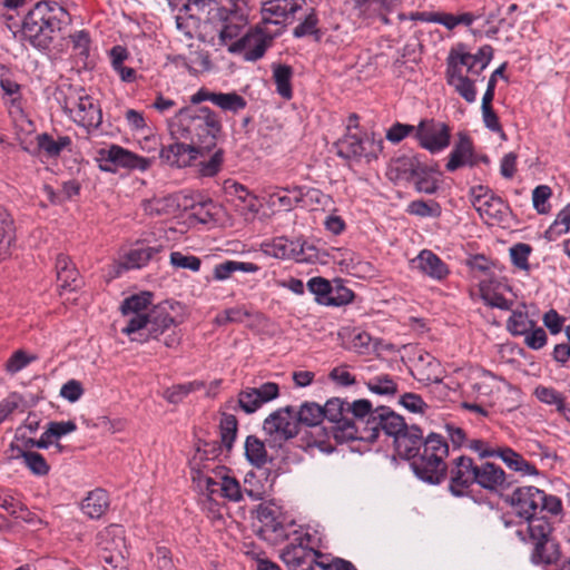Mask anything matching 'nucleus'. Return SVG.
Listing matches in <instances>:
<instances>
[{"instance_id": "obj_45", "label": "nucleus", "mask_w": 570, "mask_h": 570, "mask_svg": "<svg viewBox=\"0 0 570 570\" xmlns=\"http://www.w3.org/2000/svg\"><path fill=\"white\" fill-rule=\"evenodd\" d=\"M273 80L276 85L277 94L284 99H291L293 96L292 78L293 68L287 65H273Z\"/></svg>"}, {"instance_id": "obj_24", "label": "nucleus", "mask_w": 570, "mask_h": 570, "mask_svg": "<svg viewBox=\"0 0 570 570\" xmlns=\"http://www.w3.org/2000/svg\"><path fill=\"white\" fill-rule=\"evenodd\" d=\"M257 519L262 523L261 532L271 541L277 542L289 537L282 512L276 505L263 503L257 508Z\"/></svg>"}, {"instance_id": "obj_19", "label": "nucleus", "mask_w": 570, "mask_h": 570, "mask_svg": "<svg viewBox=\"0 0 570 570\" xmlns=\"http://www.w3.org/2000/svg\"><path fill=\"white\" fill-rule=\"evenodd\" d=\"M479 289L481 298L488 306L508 311L515 304V294L505 278H484L480 282Z\"/></svg>"}, {"instance_id": "obj_26", "label": "nucleus", "mask_w": 570, "mask_h": 570, "mask_svg": "<svg viewBox=\"0 0 570 570\" xmlns=\"http://www.w3.org/2000/svg\"><path fill=\"white\" fill-rule=\"evenodd\" d=\"M474 483L490 492H500L509 485L505 472L490 462L476 465Z\"/></svg>"}, {"instance_id": "obj_63", "label": "nucleus", "mask_w": 570, "mask_h": 570, "mask_svg": "<svg viewBox=\"0 0 570 570\" xmlns=\"http://www.w3.org/2000/svg\"><path fill=\"white\" fill-rule=\"evenodd\" d=\"M475 17L471 12L452 14L440 11L439 14V24L444 26L448 30H453L455 27L460 24L469 27L473 23Z\"/></svg>"}, {"instance_id": "obj_21", "label": "nucleus", "mask_w": 570, "mask_h": 570, "mask_svg": "<svg viewBox=\"0 0 570 570\" xmlns=\"http://www.w3.org/2000/svg\"><path fill=\"white\" fill-rule=\"evenodd\" d=\"M279 396V386L274 382H266L258 387H245L238 393V406L246 414H252L264 404Z\"/></svg>"}, {"instance_id": "obj_1", "label": "nucleus", "mask_w": 570, "mask_h": 570, "mask_svg": "<svg viewBox=\"0 0 570 570\" xmlns=\"http://www.w3.org/2000/svg\"><path fill=\"white\" fill-rule=\"evenodd\" d=\"M190 470L194 484L209 499L215 500L216 497H219L239 502L243 500L244 492L253 500L263 499V490L252 487H245L243 490L237 479L229 474L227 468L205 460L204 453L199 450L190 460Z\"/></svg>"}, {"instance_id": "obj_61", "label": "nucleus", "mask_w": 570, "mask_h": 570, "mask_svg": "<svg viewBox=\"0 0 570 570\" xmlns=\"http://www.w3.org/2000/svg\"><path fill=\"white\" fill-rule=\"evenodd\" d=\"M492 101H482L481 111L484 126L492 132L499 134L502 139H507L505 132L500 124L498 115L494 112Z\"/></svg>"}, {"instance_id": "obj_10", "label": "nucleus", "mask_w": 570, "mask_h": 570, "mask_svg": "<svg viewBox=\"0 0 570 570\" xmlns=\"http://www.w3.org/2000/svg\"><path fill=\"white\" fill-rule=\"evenodd\" d=\"M278 35L279 28L267 27V24L261 20L255 28L250 29L243 37H239L235 42H232L229 45V51H244L245 60L256 61L265 55L273 39Z\"/></svg>"}, {"instance_id": "obj_38", "label": "nucleus", "mask_w": 570, "mask_h": 570, "mask_svg": "<svg viewBox=\"0 0 570 570\" xmlns=\"http://www.w3.org/2000/svg\"><path fill=\"white\" fill-rule=\"evenodd\" d=\"M223 164L224 150L215 147L209 154L199 158L196 165L191 167H195V173L199 177H214L220 171Z\"/></svg>"}, {"instance_id": "obj_37", "label": "nucleus", "mask_w": 570, "mask_h": 570, "mask_svg": "<svg viewBox=\"0 0 570 570\" xmlns=\"http://www.w3.org/2000/svg\"><path fill=\"white\" fill-rule=\"evenodd\" d=\"M57 279L62 289L75 291L79 286V273L66 255H58L56 259Z\"/></svg>"}, {"instance_id": "obj_51", "label": "nucleus", "mask_w": 570, "mask_h": 570, "mask_svg": "<svg viewBox=\"0 0 570 570\" xmlns=\"http://www.w3.org/2000/svg\"><path fill=\"white\" fill-rule=\"evenodd\" d=\"M245 454L248 461L256 466H263L267 462L265 444L255 435L247 436L245 442Z\"/></svg>"}, {"instance_id": "obj_11", "label": "nucleus", "mask_w": 570, "mask_h": 570, "mask_svg": "<svg viewBox=\"0 0 570 570\" xmlns=\"http://www.w3.org/2000/svg\"><path fill=\"white\" fill-rule=\"evenodd\" d=\"M337 155L344 159L371 161L376 159L383 149L382 140H376L373 136L348 131L335 144Z\"/></svg>"}, {"instance_id": "obj_31", "label": "nucleus", "mask_w": 570, "mask_h": 570, "mask_svg": "<svg viewBox=\"0 0 570 570\" xmlns=\"http://www.w3.org/2000/svg\"><path fill=\"white\" fill-rule=\"evenodd\" d=\"M159 250V247L153 246H140L129 249L120 257L117 273H120L122 269L128 271L146 266Z\"/></svg>"}, {"instance_id": "obj_2", "label": "nucleus", "mask_w": 570, "mask_h": 570, "mask_svg": "<svg viewBox=\"0 0 570 570\" xmlns=\"http://www.w3.org/2000/svg\"><path fill=\"white\" fill-rule=\"evenodd\" d=\"M168 129L174 139L189 141L206 155L217 145L222 121L208 107H184L168 120Z\"/></svg>"}, {"instance_id": "obj_48", "label": "nucleus", "mask_w": 570, "mask_h": 570, "mask_svg": "<svg viewBox=\"0 0 570 570\" xmlns=\"http://www.w3.org/2000/svg\"><path fill=\"white\" fill-rule=\"evenodd\" d=\"M355 294L348 288L343 279L335 278L332 281L325 306H344L354 301Z\"/></svg>"}, {"instance_id": "obj_9", "label": "nucleus", "mask_w": 570, "mask_h": 570, "mask_svg": "<svg viewBox=\"0 0 570 570\" xmlns=\"http://www.w3.org/2000/svg\"><path fill=\"white\" fill-rule=\"evenodd\" d=\"M95 160L100 170L115 174L119 168L146 171L153 161L121 146L110 145L96 151Z\"/></svg>"}, {"instance_id": "obj_32", "label": "nucleus", "mask_w": 570, "mask_h": 570, "mask_svg": "<svg viewBox=\"0 0 570 570\" xmlns=\"http://www.w3.org/2000/svg\"><path fill=\"white\" fill-rule=\"evenodd\" d=\"M511 315L507 320V330L513 336H522L532 330L535 322L529 317L527 305L524 303L513 306Z\"/></svg>"}, {"instance_id": "obj_58", "label": "nucleus", "mask_w": 570, "mask_h": 570, "mask_svg": "<svg viewBox=\"0 0 570 570\" xmlns=\"http://www.w3.org/2000/svg\"><path fill=\"white\" fill-rule=\"evenodd\" d=\"M249 316H252V314L244 306H235L218 313L215 317V323L219 326L229 323H243Z\"/></svg>"}, {"instance_id": "obj_36", "label": "nucleus", "mask_w": 570, "mask_h": 570, "mask_svg": "<svg viewBox=\"0 0 570 570\" xmlns=\"http://www.w3.org/2000/svg\"><path fill=\"white\" fill-rule=\"evenodd\" d=\"M472 204L484 219H499L503 214L504 204L502 199L493 195H475Z\"/></svg>"}, {"instance_id": "obj_39", "label": "nucleus", "mask_w": 570, "mask_h": 570, "mask_svg": "<svg viewBox=\"0 0 570 570\" xmlns=\"http://www.w3.org/2000/svg\"><path fill=\"white\" fill-rule=\"evenodd\" d=\"M144 210L150 216H170L179 210V202L176 195L155 197L144 203Z\"/></svg>"}, {"instance_id": "obj_54", "label": "nucleus", "mask_w": 570, "mask_h": 570, "mask_svg": "<svg viewBox=\"0 0 570 570\" xmlns=\"http://www.w3.org/2000/svg\"><path fill=\"white\" fill-rule=\"evenodd\" d=\"M237 419L233 414L223 413L219 422L222 444L230 450L237 435Z\"/></svg>"}, {"instance_id": "obj_53", "label": "nucleus", "mask_w": 570, "mask_h": 570, "mask_svg": "<svg viewBox=\"0 0 570 570\" xmlns=\"http://www.w3.org/2000/svg\"><path fill=\"white\" fill-rule=\"evenodd\" d=\"M367 389L379 395L393 396L397 393V384L389 374H380L366 382Z\"/></svg>"}, {"instance_id": "obj_5", "label": "nucleus", "mask_w": 570, "mask_h": 570, "mask_svg": "<svg viewBox=\"0 0 570 570\" xmlns=\"http://www.w3.org/2000/svg\"><path fill=\"white\" fill-rule=\"evenodd\" d=\"M525 521V527L518 529L517 533L521 540L533 546L532 562L535 564L552 563L559 556V549L551 535L550 521L544 517H534Z\"/></svg>"}, {"instance_id": "obj_25", "label": "nucleus", "mask_w": 570, "mask_h": 570, "mask_svg": "<svg viewBox=\"0 0 570 570\" xmlns=\"http://www.w3.org/2000/svg\"><path fill=\"white\" fill-rule=\"evenodd\" d=\"M175 325L176 321L168 312L166 305L159 304L153 306L149 315H147L145 318L141 336L134 335L131 341L145 342L149 338H158L161 334Z\"/></svg>"}, {"instance_id": "obj_7", "label": "nucleus", "mask_w": 570, "mask_h": 570, "mask_svg": "<svg viewBox=\"0 0 570 570\" xmlns=\"http://www.w3.org/2000/svg\"><path fill=\"white\" fill-rule=\"evenodd\" d=\"M511 505L515 513L529 520L537 517L538 512L547 511L558 515L562 511V502L556 495H548L535 487H520L511 495Z\"/></svg>"}, {"instance_id": "obj_47", "label": "nucleus", "mask_w": 570, "mask_h": 570, "mask_svg": "<svg viewBox=\"0 0 570 570\" xmlns=\"http://www.w3.org/2000/svg\"><path fill=\"white\" fill-rule=\"evenodd\" d=\"M347 410L348 416L353 419L358 429L360 425H365L366 429L371 431V420L374 410H372V403L368 400L361 399L353 403L347 402Z\"/></svg>"}, {"instance_id": "obj_23", "label": "nucleus", "mask_w": 570, "mask_h": 570, "mask_svg": "<svg viewBox=\"0 0 570 570\" xmlns=\"http://www.w3.org/2000/svg\"><path fill=\"white\" fill-rule=\"evenodd\" d=\"M476 464L469 456L461 455L450 466L449 489L456 497L464 495L475 481Z\"/></svg>"}, {"instance_id": "obj_52", "label": "nucleus", "mask_w": 570, "mask_h": 570, "mask_svg": "<svg viewBox=\"0 0 570 570\" xmlns=\"http://www.w3.org/2000/svg\"><path fill=\"white\" fill-rule=\"evenodd\" d=\"M215 106L226 112L238 114L244 110L247 106V101L244 97L235 91L232 92H218L216 97Z\"/></svg>"}, {"instance_id": "obj_55", "label": "nucleus", "mask_w": 570, "mask_h": 570, "mask_svg": "<svg viewBox=\"0 0 570 570\" xmlns=\"http://www.w3.org/2000/svg\"><path fill=\"white\" fill-rule=\"evenodd\" d=\"M406 213L419 217H440L442 209L435 200L416 199L411 202L406 207Z\"/></svg>"}, {"instance_id": "obj_33", "label": "nucleus", "mask_w": 570, "mask_h": 570, "mask_svg": "<svg viewBox=\"0 0 570 570\" xmlns=\"http://www.w3.org/2000/svg\"><path fill=\"white\" fill-rule=\"evenodd\" d=\"M497 456L500 458L504 464L512 471L520 473L521 475H537V468L523 459V456L517 453L514 450L508 446H499Z\"/></svg>"}, {"instance_id": "obj_30", "label": "nucleus", "mask_w": 570, "mask_h": 570, "mask_svg": "<svg viewBox=\"0 0 570 570\" xmlns=\"http://www.w3.org/2000/svg\"><path fill=\"white\" fill-rule=\"evenodd\" d=\"M479 62L472 53L465 51L464 46L460 45L452 49L448 57L446 73L464 72L471 75H480Z\"/></svg>"}, {"instance_id": "obj_20", "label": "nucleus", "mask_w": 570, "mask_h": 570, "mask_svg": "<svg viewBox=\"0 0 570 570\" xmlns=\"http://www.w3.org/2000/svg\"><path fill=\"white\" fill-rule=\"evenodd\" d=\"M159 156L163 161L171 167L186 168L196 165V161L205 154L189 141L176 140L168 146H164Z\"/></svg>"}, {"instance_id": "obj_28", "label": "nucleus", "mask_w": 570, "mask_h": 570, "mask_svg": "<svg viewBox=\"0 0 570 570\" xmlns=\"http://www.w3.org/2000/svg\"><path fill=\"white\" fill-rule=\"evenodd\" d=\"M412 267L433 279L441 281L449 274L446 264L433 252L423 249L411 261Z\"/></svg>"}, {"instance_id": "obj_22", "label": "nucleus", "mask_w": 570, "mask_h": 570, "mask_svg": "<svg viewBox=\"0 0 570 570\" xmlns=\"http://www.w3.org/2000/svg\"><path fill=\"white\" fill-rule=\"evenodd\" d=\"M406 423L404 419L391 411L389 407H377L374 410L371 420V434L363 435L362 439L374 441L379 438L380 432H384L387 436H392L393 440L405 431Z\"/></svg>"}, {"instance_id": "obj_29", "label": "nucleus", "mask_w": 570, "mask_h": 570, "mask_svg": "<svg viewBox=\"0 0 570 570\" xmlns=\"http://www.w3.org/2000/svg\"><path fill=\"white\" fill-rule=\"evenodd\" d=\"M423 434L415 425L406 426L394 440V446L399 455L406 459H415L422 445Z\"/></svg>"}, {"instance_id": "obj_6", "label": "nucleus", "mask_w": 570, "mask_h": 570, "mask_svg": "<svg viewBox=\"0 0 570 570\" xmlns=\"http://www.w3.org/2000/svg\"><path fill=\"white\" fill-rule=\"evenodd\" d=\"M60 104L68 118L89 132L102 122L100 104L83 88H69Z\"/></svg>"}, {"instance_id": "obj_34", "label": "nucleus", "mask_w": 570, "mask_h": 570, "mask_svg": "<svg viewBox=\"0 0 570 570\" xmlns=\"http://www.w3.org/2000/svg\"><path fill=\"white\" fill-rule=\"evenodd\" d=\"M109 508L108 493L102 489H95L82 500L81 510L91 519H99Z\"/></svg>"}, {"instance_id": "obj_17", "label": "nucleus", "mask_w": 570, "mask_h": 570, "mask_svg": "<svg viewBox=\"0 0 570 570\" xmlns=\"http://www.w3.org/2000/svg\"><path fill=\"white\" fill-rule=\"evenodd\" d=\"M415 138L422 148L431 154H438L449 147L451 130L445 122L424 119L416 127Z\"/></svg>"}, {"instance_id": "obj_41", "label": "nucleus", "mask_w": 570, "mask_h": 570, "mask_svg": "<svg viewBox=\"0 0 570 570\" xmlns=\"http://www.w3.org/2000/svg\"><path fill=\"white\" fill-rule=\"evenodd\" d=\"M295 417L298 425L316 428L324 420V411L318 403L306 401L295 410Z\"/></svg>"}, {"instance_id": "obj_13", "label": "nucleus", "mask_w": 570, "mask_h": 570, "mask_svg": "<svg viewBox=\"0 0 570 570\" xmlns=\"http://www.w3.org/2000/svg\"><path fill=\"white\" fill-rule=\"evenodd\" d=\"M264 254L279 259H295L298 263H309L317 259V249L313 244L302 239L276 237L262 244Z\"/></svg>"}, {"instance_id": "obj_43", "label": "nucleus", "mask_w": 570, "mask_h": 570, "mask_svg": "<svg viewBox=\"0 0 570 570\" xmlns=\"http://www.w3.org/2000/svg\"><path fill=\"white\" fill-rule=\"evenodd\" d=\"M259 266L250 262L226 261L214 267L213 276L216 281L228 279L233 273H256Z\"/></svg>"}, {"instance_id": "obj_42", "label": "nucleus", "mask_w": 570, "mask_h": 570, "mask_svg": "<svg viewBox=\"0 0 570 570\" xmlns=\"http://www.w3.org/2000/svg\"><path fill=\"white\" fill-rule=\"evenodd\" d=\"M448 83L469 104L476 100L474 81L464 72L446 73Z\"/></svg>"}, {"instance_id": "obj_46", "label": "nucleus", "mask_w": 570, "mask_h": 570, "mask_svg": "<svg viewBox=\"0 0 570 570\" xmlns=\"http://www.w3.org/2000/svg\"><path fill=\"white\" fill-rule=\"evenodd\" d=\"M13 239V222L10 215L0 208V262L10 256Z\"/></svg>"}, {"instance_id": "obj_59", "label": "nucleus", "mask_w": 570, "mask_h": 570, "mask_svg": "<svg viewBox=\"0 0 570 570\" xmlns=\"http://www.w3.org/2000/svg\"><path fill=\"white\" fill-rule=\"evenodd\" d=\"M531 252H532V248L529 244L518 243V244L513 245L510 248V257H511L512 264L521 271L529 272L530 271L529 256H530Z\"/></svg>"}, {"instance_id": "obj_16", "label": "nucleus", "mask_w": 570, "mask_h": 570, "mask_svg": "<svg viewBox=\"0 0 570 570\" xmlns=\"http://www.w3.org/2000/svg\"><path fill=\"white\" fill-rule=\"evenodd\" d=\"M262 21L271 28H279L291 23L295 13L303 9L305 0H261Z\"/></svg>"}, {"instance_id": "obj_56", "label": "nucleus", "mask_w": 570, "mask_h": 570, "mask_svg": "<svg viewBox=\"0 0 570 570\" xmlns=\"http://www.w3.org/2000/svg\"><path fill=\"white\" fill-rule=\"evenodd\" d=\"M534 396L547 405L556 406L557 411L564 410V395L553 387L538 385L533 392Z\"/></svg>"}, {"instance_id": "obj_62", "label": "nucleus", "mask_w": 570, "mask_h": 570, "mask_svg": "<svg viewBox=\"0 0 570 570\" xmlns=\"http://www.w3.org/2000/svg\"><path fill=\"white\" fill-rule=\"evenodd\" d=\"M355 14L368 23L381 14L380 0H354Z\"/></svg>"}, {"instance_id": "obj_64", "label": "nucleus", "mask_w": 570, "mask_h": 570, "mask_svg": "<svg viewBox=\"0 0 570 570\" xmlns=\"http://www.w3.org/2000/svg\"><path fill=\"white\" fill-rule=\"evenodd\" d=\"M552 195V190L547 185H539L532 191V204L534 209L539 214H547L550 212L549 199Z\"/></svg>"}, {"instance_id": "obj_60", "label": "nucleus", "mask_w": 570, "mask_h": 570, "mask_svg": "<svg viewBox=\"0 0 570 570\" xmlns=\"http://www.w3.org/2000/svg\"><path fill=\"white\" fill-rule=\"evenodd\" d=\"M332 281L316 276L308 279L306 286L315 295V301L321 305H326Z\"/></svg>"}, {"instance_id": "obj_57", "label": "nucleus", "mask_w": 570, "mask_h": 570, "mask_svg": "<svg viewBox=\"0 0 570 570\" xmlns=\"http://www.w3.org/2000/svg\"><path fill=\"white\" fill-rule=\"evenodd\" d=\"M22 463L37 476H45L50 471V465L46 459L38 452L23 451L21 453Z\"/></svg>"}, {"instance_id": "obj_18", "label": "nucleus", "mask_w": 570, "mask_h": 570, "mask_svg": "<svg viewBox=\"0 0 570 570\" xmlns=\"http://www.w3.org/2000/svg\"><path fill=\"white\" fill-rule=\"evenodd\" d=\"M263 430L275 441H287L295 438L298 430V422L295 417V407L287 405L271 413L263 423Z\"/></svg>"}, {"instance_id": "obj_50", "label": "nucleus", "mask_w": 570, "mask_h": 570, "mask_svg": "<svg viewBox=\"0 0 570 570\" xmlns=\"http://www.w3.org/2000/svg\"><path fill=\"white\" fill-rule=\"evenodd\" d=\"M570 232V204H568L563 209H561L554 222L549 226V228L544 233V237L549 242L557 240L563 234Z\"/></svg>"}, {"instance_id": "obj_12", "label": "nucleus", "mask_w": 570, "mask_h": 570, "mask_svg": "<svg viewBox=\"0 0 570 570\" xmlns=\"http://www.w3.org/2000/svg\"><path fill=\"white\" fill-rule=\"evenodd\" d=\"M324 411V419L333 423L331 434L338 442H346L350 440H357L363 438L358 433V428L351 416H348L347 402L338 397H333L326 401L322 406Z\"/></svg>"}, {"instance_id": "obj_15", "label": "nucleus", "mask_w": 570, "mask_h": 570, "mask_svg": "<svg viewBox=\"0 0 570 570\" xmlns=\"http://www.w3.org/2000/svg\"><path fill=\"white\" fill-rule=\"evenodd\" d=\"M153 308V294L149 292H141L134 294L124 299L120 311L126 318V326L122 333L130 336H141L144 330L145 318L149 315Z\"/></svg>"}, {"instance_id": "obj_40", "label": "nucleus", "mask_w": 570, "mask_h": 570, "mask_svg": "<svg viewBox=\"0 0 570 570\" xmlns=\"http://www.w3.org/2000/svg\"><path fill=\"white\" fill-rule=\"evenodd\" d=\"M423 166L415 156H401L390 165V174L395 173V179L410 180L420 175Z\"/></svg>"}, {"instance_id": "obj_44", "label": "nucleus", "mask_w": 570, "mask_h": 570, "mask_svg": "<svg viewBox=\"0 0 570 570\" xmlns=\"http://www.w3.org/2000/svg\"><path fill=\"white\" fill-rule=\"evenodd\" d=\"M38 146L49 157H58L65 149L71 146L69 136H58L55 138L49 134H41L37 137Z\"/></svg>"}, {"instance_id": "obj_3", "label": "nucleus", "mask_w": 570, "mask_h": 570, "mask_svg": "<svg viewBox=\"0 0 570 570\" xmlns=\"http://www.w3.org/2000/svg\"><path fill=\"white\" fill-rule=\"evenodd\" d=\"M69 20V13L56 2L40 1L27 13L22 35L37 48H46L55 31Z\"/></svg>"}, {"instance_id": "obj_49", "label": "nucleus", "mask_w": 570, "mask_h": 570, "mask_svg": "<svg viewBox=\"0 0 570 570\" xmlns=\"http://www.w3.org/2000/svg\"><path fill=\"white\" fill-rule=\"evenodd\" d=\"M205 383L203 381H193L181 384H176L168 387L164 392V397L169 403L177 404L181 402L188 394L204 389Z\"/></svg>"}, {"instance_id": "obj_4", "label": "nucleus", "mask_w": 570, "mask_h": 570, "mask_svg": "<svg viewBox=\"0 0 570 570\" xmlns=\"http://www.w3.org/2000/svg\"><path fill=\"white\" fill-rule=\"evenodd\" d=\"M423 450L412 461L414 473L423 481L439 484L445 478L446 464L444 459L449 454V445L444 438L431 433L422 443Z\"/></svg>"}, {"instance_id": "obj_14", "label": "nucleus", "mask_w": 570, "mask_h": 570, "mask_svg": "<svg viewBox=\"0 0 570 570\" xmlns=\"http://www.w3.org/2000/svg\"><path fill=\"white\" fill-rule=\"evenodd\" d=\"M289 542L282 549L281 559L292 570L309 563L313 557L314 537L303 527L289 531Z\"/></svg>"}, {"instance_id": "obj_27", "label": "nucleus", "mask_w": 570, "mask_h": 570, "mask_svg": "<svg viewBox=\"0 0 570 570\" xmlns=\"http://www.w3.org/2000/svg\"><path fill=\"white\" fill-rule=\"evenodd\" d=\"M474 164L475 159L472 139L466 132H459L458 140L449 155L445 168L448 171H455L461 167L473 166Z\"/></svg>"}, {"instance_id": "obj_35", "label": "nucleus", "mask_w": 570, "mask_h": 570, "mask_svg": "<svg viewBox=\"0 0 570 570\" xmlns=\"http://www.w3.org/2000/svg\"><path fill=\"white\" fill-rule=\"evenodd\" d=\"M304 188H281L269 194V206L278 209L289 210L298 203L303 202Z\"/></svg>"}, {"instance_id": "obj_8", "label": "nucleus", "mask_w": 570, "mask_h": 570, "mask_svg": "<svg viewBox=\"0 0 570 570\" xmlns=\"http://www.w3.org/2000/svg\"><path fill=\"white\" fill-rule=\"evenodd\" d=\"M247 0H226V6L215 7L210 20L218 23L219 39L224 45L238 39L249 22Z\"/></svg>"}]
</instances>
